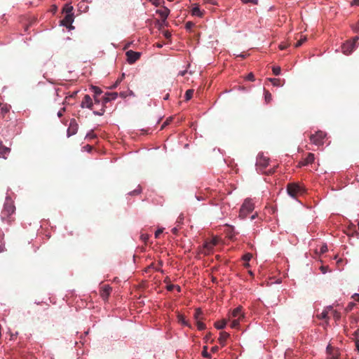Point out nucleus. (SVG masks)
<instances>
[{"label": "nucleus", "instance_id": "nucleus-62", "mask_svg": "<svg viewBox=\"0 0 359 359\" xmlns=\"http://www.w3.org/2000/svg\"><path fill=\"white\" fill-rule=\"evenodd\" d=\"M163 232V229L158 228V235Z\"/></svg>", "mask_w": 359, "mask_h": 359}, {"label": "nucleus", "instance_id": "nucleus-43", "mask_svg": "<svg viewBox=\"0 0 359 359\" xmlns=\"http://www.w3.org/2000/svg\"><path fill=\"white\" fill-rule=\"evenodd\" d=\"M86 137H87V138H90V139L95 138V137H96V135H95V134L93 133V132L91 130L90 132H89V133L87 134Z\"/></svg>", "mask_w": 359, "mask_h": 359}, {"label": "nucleus", "instance_id": "nucleus-20", "mask_svg": "<svg viewBox=\"0 0 359 359\" xmlns=\"http://www.w3.org/2000/svg\"><path fill=\"white\" fill-rule=\"evenodd\" d=\"M73 9V6L70 4H67L64 6L62 8V12L65 13L66 15H74V13H72Z\"/></svg>", "mask_w": 359, "mask_h": 359}, {"label": "nucleus", "instance_id": "nucleus-19", "mask_svg": "<svg viewBox=\"0 0 359 359\" xmlns=\"http://www.w3.org/2000/svg\"><path fill=\"white\" fill-rule=\"evenodd\" d=\"M330 313V311L329 310V307L326 308L325 310L323 311V312L320 314L317 315V317L319 319H324L326 320V323L328 324L327 320L330 318L329 313Z\"/></svg>", "mask_w": 359, "mask_h": 359}, {"label": "nucleus", "instance_id": "nucleus-40", "mask_svg": "<svg viewBox=\"0 0 359 359\" xmlns=\"http://www.w3.org/2000/svg\"><path fill=\"white\" fill-rule=\"evenodd\" d=\"M241 1L243 4L251 3V4H254V5H257L258 4V0H241Z\"/></svg>", "mask_w": 359, "mask_h": 359}, {"label": "nucleus", "instance_id": "nucleus-7", "mask_svg": "<svg viewBox=\"0 0 359 359\" xmlns=\"http://www.w3.org/2000/svg\"><path fill=\"white\" fill-rule=\"evenodd\" d=\"M326 134L323 131H318L310 136V140L316 145L320 146L324 144Z\"/></svg>", "mask_w": 359, "mask_h": 359}, {"label": "nucleus", "instance_id": "nucleus-32", "mask_svg": "<svg viewBox=\"0 0 359 359\" xmlns=\"http://www.w3.org/2000/svg\"><path fill=\"white\" fill-rule=\"evenodd\" d=\"M215 245L216 242L207 243L205 244L204 248H205L209 251L211 250Z\"/></svg>", "mask_w": 359, "mask_h": 359}, {"label": "nucleus", "instance_id": "nucleus-3", "mask_svg": "<svg viewBox=\"0 0 359 359\" xmlns=\"http://www.w3.org/2000/svg\"><path fill=\"white\" fill-rule=\"evenodd\" d=\"M244 318L242 312V307L239 306L236 308L229 317V320L231 322V327L237 329L239 327L240 321Z\"/></svg>", "mask_w": 359, "mask_h": 359}, {"label": "nucleus", "instance_id": "nucleus-42", "mask_svg": "<svg viewBox=\"0 0 359 359\" xmlns=\"http://www.w3.org/2000/svg\"><path fill=\"white\" fill-rule=\"evenodd\" d=\"M246 79L248 81H255V76L253 73L250 72L246 76Z\"/></svg>", "mask_w": 359, "mask_h": 359}, {"label": "nucleus", "instance_id": "nucleus-58", "mask_svg": "<svg viewBox=\"0 0 359 359\" xmlns=\"http://www.w3.org/2000/svg\"><path fill=\"white\" fill-rule=\"evenodd\" d=\"M358 330H355V331L354 332V333H353V335H354L355 337H357V336H358Z\"/></svg>", "mask_w": 359, "mask_h": 359}, {"label": "nucleus", "instance_id": "nucleus-13", "mask_svg": "<svg viewBox=\"0 0 359 359\" xmlns=\"http://www.w3.org/2000/svg\"><path fill=\"white\" fill-rule=\"evenodd\" d=\"M111 290L112 288L109 285H105L100 288V294L104 300H107L110 295Z\"/></svg>", "mask_w": 359, "mask_h": 359}, {"label": "nucleus", "instance_id": "nucleus-17", "mask_svg": "<svg viewBox=\"0 0 359 359\" xmlns=\"http://www.w3.org/2000/svg\"><path fill=\"white\" fill-rule=\"evenodd\" d=\"M230 337V334L226 332H221L219 334V337L218 339L219 343L222 346H224L226 345V341L228 339V338Z\"/></svg>", "mask_w": 359, "mask_h": 359}, {"label": "nucleus", "instance_id": "nucleus-29", "mask_svg": "<svg viewBox=\"0 0 359 359\" xmlns=\"http://www.w3.org/2000/svg\"><path fill=\"white\" fill-rule=\"evenodd\" d=\"M193 94H194V90H191V89L187 90L185 93V100H189L192 97Z\"/></svg>", "mask_w": 359, "mask_h": 359}, {"label": "nucleus", "instance_id": "nucleus-10", "mask_svg": "<svg viewBox=\"0 0 359 359\" xmlns=\"http://www.w3.org/2000/svg\"><path fill=\"white\" fill-rule=\"evenodd\" d=\"M126 55L127 57V61L130 64H133V63L135 62L137 60H139L141 54L139 52H135V51L130 50H128L126 53Z\"/></svg>", "mask_w": 359, "mask_h": 359}, {"label": "nucleus", "instance_id": "nucleus-27", "mask_svg": "<svg viewBox=\"0 0 359 359\" xmlns=\"http://www.w3.org/2000/svg\"><path fill=\"white\" fill-rule=\"evenodd\" d=\"M8 109L6 106L3 105L0 103V115L4 117L6 113H8Z\"/></svg>", "mask_w": 359, "mask_h": 359}, {"label": "nucleus", "instance_id": "nucleus-11", "mask_svg": "<svg viewBox=\"0 0 359 359\" xmlns=\"http://www.w3.org/2000/svg\"><path fill=\"white\" fill-rule=\"evenodd\" d=\"M74 22V15H66L62 20H61L62 25L69 28V29H74L72 25Z\"/></svg>", "mask_w": 359, "mask_h": 359}, {"label": "nucleus", "instance_id": "nucleus-30", "mask_svg": "<svg viewBox=\"0 0 359 359\" xmlns=\"http://www.w3.org/2000/svg\"><path fill=\"white\" fill-rule=\"evenodd\" d=\"M141 191H142L141 187L140 185H138L137 189H134L132 191H130L128 193V194L133 195V196L138 195L141 193Z\"/></svg>", "mask_w": 359, "mask_h": 359}, {"label": "nucleus", "instance_id": "nucleus-44", "mask_svg": "<svg viewBox=\"0 0 359 359\" xmlns=\"http://www.w3.org/2000/svg\"><path fill=\"white\" fill-rule=\"evenodd\" d=\"M194 26V24L191 22H187L186 23V28L188 29H191L192 28V27Z\"/></svg>", "mask_w": 359, "mask_h": 359}, {"label": "nucleus", "instance_id": "nucleus-57", "mask_svg": "<svg viewBox=\"0 0 359 359\" xmlns=\"http://www.w3.org/2000/svg\"><path fill=\"white\" fill-rule=\"evenodd\" d=\"M206 2H210L212 4H215V1L213 0H205Z\"/></svg>", "mask_w": 359, "mask_h": 359}, {"label": "nucleus", "instance_id": "nucleus-46", "mask_svg": "<svg viewBox=\"0 0 359 359\" xmlns=\"http://www.w3.org/2000/svg\"><path fill=\"white\" fill-rule=\"evenodd\" d=\"M76 94H77V91H74V92H73V93H72V95H69V97H67V96L66 97V100H67V99H69L70 97H72V98H73V97H75L76 96Z\"/></svg>", "mask_w": 359, "mask_h": 359}, {"label": "nucleus", "instance_id": "nucleus-5", "mask_svg": "<svg viewBox=\"0 0 359 359\" xmlns=\"http://www.w3.org/2000/svg\"><path fill=\"white\" fill-rule=\"evenodd\" d=\"M304 188L297 183H290L287 185V194L292 198H296L298 195L304 192Z\"/></svg>", "mask_w": 359, "mask_h": 359}, {"label": "nucleus", "instance_id": "nucleus-8", "mask_svg": "<svg viewBox=\"0 0 359 359\" xmlns=\"http://www.w3.org/2000/svg\"><path fill=\"white\" fill-rule=\"evenodd\" d=\"M160 287L165 288L168 291H172L175 288H176L178 292H180L181 290L180 286L172 284L170 279L168 276L164 278L163 282L158 281V288Z\"/></svg>", "mask_w": 359, "mask_h": 359}, {"label": "nucleus", "instance_id": "nucleus-35", "mask_svg": "<svg viewBox=\"0 0 359 359\" xmlns=\"http://www.w3.org/2000/svg\"><path fill=\"white\" fill-rule=\"evenodd\" d=\"M196 325L199 330H203L205 329V325L203 323L201 322L200 320L197 321Z\"/></svg>", "mask_w": 359, "mask_h": 359}, {"label": "nucleus", "instance_id": "nucleus-31", "mask_svg": "<svg viewBox=\"0 0 359 359\" xmlns=\"http://www.w3.org/2000/svg\"><path fill=\"white\" fill-rule=\"evenodd\" d=\"M202 355L205 358H210V354L208 352V346H205L203 348Z\"/></svg>", "mask_w": 359, "mask_h": 359}, {"label": "nucleus", "instance_id": "nucleus-23", "mask_svg": "<svg viewBox=\"0 0 359 359\" xmlns=\"http://www.w3.org/2000/svg\"><path fill=\"white\" fill-rule=\"evenodd\" d=\"M329 310L330 311V314L334 318L335 320H338L341 318V314L336 310H333L332 306L329 307Z\"/></svg>", "mask_w": 359, "mask_h": 359}, {"label": "nucleus", "instance_id": "nucleus-52", "mask_svg": "<svg viewBox=\"0 0 359 359\" xmlns=\"http://www.w3.org/2000/svg\"><path fill=\"white\" fill-rule=\"evenodd\" d=\"M120 82H121V80L118 79L116 81V83L113 86V88H116Z\"/></svg>", "mask_w": 359, "mask_h": 359}, {"label": "nucleus", "instance_id": "nucleus-18", "mask_svg": "<svg viewBox=\"0 0 359 359\" xmlns=\"http://www.w3.org/2000/svg\"><path fill=\"white\" fill-rule=\"evenodd\" d=\"M117 96V93H107L104 95V97H103V102L104 103H107L109 101L116 99Z\"/></svg>", "mask_w": 359, "mask_h": 359}, {"label": "nucleus", "instance_id": "nucleus-33", "mask_svg": "<svg viewBox=\"0 0 359 359\" xmlns=\"http://www.w3.org/2000/svg\"><path fill=\"white\" fill-rule=\"evenodd\" d=\"M92 89L95 94L94 96H98L99 95H100L102 93L101 89L98 87L93 86Z\"/></svg>", "mask_w": 359, "mask_h": 359}, {"label": "nucleus", "instance_id": "nucleus-56", "mask_svg": "<svg viewBox=\"0 0 359 359\" xmlns=\"http://www.w3.org/2000/svg\"><path fill=\"white\" fill-rule=\"evenodd\" d=\"M327 250V246H325V247L322 248V252H326Z\"/></svg>", "mask_w": 359, "mask_h": 359}, {"label": "nucleus", "instance_id": "nucleus-63", "mask_svg": "<svg viewBox=\"0 0 359 359\" xmlns=\"http://www.w3.org/2000/svg\"><path fill=\"white\" fill-rule=\"evenodd\" d=\"M152 1H153V4L155 6H157V2H156L157 0H152Z\"/></svg>", "mask_w": 359, "mask_h": 359}, {"label": "nucleus", "instance_id": "nucleus-9", "mask_svg": "<svg viewBox=\"0 0 359 359\" xmlns=\"http://www.w3.org/2000/svg\"><path fill=\"white\" fill-rule=\"evenodd\" d=\"M269 162V157L265 156L263 154H259L256 162L257 168L260 171H262L268 166Z\"/></svg>", "mask_w": 359, "mask_h": 359}, {"label": "nucleus", "instance_id": "nucleus-24", "mask_svg": "<svg viewBox=\"0 0 359 359\" xmlns=\"http://www.w3.org/2000/svg\"><path fill=\"white\" fill-rule=\"evenodd\" d=\"M269 81L272 83L274 86H283L282 81L279 79L270 78Z\"/></svg>", "mask_w": 359, "mask_h": 359}, {"label": "nucleus", "instance_id": "nucleus-2", "mask_svg": "<svg viewBox=\"0 0 359 359\" xmlns=\"http://www.w3.org/2000/svg\"><path fill=\"white\" fill-rule=\"evenodd\" d=\"M15 211V207L13 205V201L9 198H6L4 205V208L1 211V220L8 223V224H11L15 219V218L13 217Z\"/></svg>", "mask_w": 359, "mask_h": 359}, {"label": "nucleus", "instance_id": "nucleus-6", "mask_svg": "<svg viewBox=\"0 0 359 359\" xmlns=\"http://www.w3.org/2000/svg\"><path fill=\"white\" fill-rule=\"evenodd\" d=\"M359 39L358 36H355L352 41H347L341 46V50L343 53L346 55L351 54L355 48V43Z\"/></svg>", "mask_w": 359, "mask_h": 359}, {"label": "nucleus", "instance_id": "nucleus-49", "mask_svg": "<svg viewBox=\"0 0 359 359\" xmlns=\"http://www.w3.org/2000/svg\"><path fill=\"white\" fill-rule=\"evenodd\" d=\"M218 349H219L218 346H215L212 347L211 351L212 353H215L218 351Z\"/></svg>", "mask_w": 359, "mask_h": 359}, {"label": "nucleus", "instance_id": "nucleus-39", "mask_svg": "<svg viewBox=\"0 0 359 359\" xmlns=\"http://www.w3.org/2000/svg\"><path fill=\"white\" fill-rule=\"evenodd\" d=\"M252 254L250 253H247L245 255H243V259L245 262H248L251 258H252Z\"/></svg>", "mask_w": 359, "mask_h": 359}, {"label": "nucleus", "instance_id": "nucleus-26", "mask_svg": "<svg viewBox=\"0 0 359 359\" xmlns=\"http://www.w3.org/2000/svg\"><path fill=\"white\" fill-rule=\"evenodd\" d=\"M306 41V36L300 35L299 39H298L297 42L295 43L294 47L299 48L301 46L305 41Z\"/></svg>", "mask_w": 359, "mask_h": 359}, {"label": "nucleus", "instance_id": "nucleus-38", "mask_svg": "<svg viewBox=\"0 0 359 359\" xmlns=\"http://www.w3.org/2000/svg\"><path fill=\"white\" fill-rule=\"evenodd\" d=\"M272 96L271 94L268 91L265 90V100L269 102L271 100Z\"/></svg>", "mask_w": 359, "mask_h": 359}, {"label": "nucleus", "instance_id": "nucleus-22", "mask_svg": "<svg viewBox=\"0 0 359 359\" xmlns=\"http://www.w3.org/2000/svg\"><path fill=\"white\" fill-rule=\"evenodd\" d=\"M227 323L226 320L223 319L220 321H217L215 323V327L218 330L224 329Z\"/></svg>", "mask_w": 359, "mask_h": 359}, {"label": "nucleus", "instance_id": "nucleus-34", "mask_svg": "<svg viewBox=\"0 0 359 359\" xmlns=\"http://www.w3.org/2000/svg\"><path fill=\"white\" fill-rule=\"evenodd\" d=\"M192 14L198 16H201L202 15L198 7H195L192 9Z\"/></svg>", "mask_w": 359, "mask_h": 359}, {"label": "nucleus", "instance_id": "nucleus-4", "mask_svg": "<svg viewBox=\"0 0 359 359\" xmlns=\"http://www.w3.org/2000/svg\"><path fill=\"white\" fill-rule=\"evenodd\" d=\"M253 210L254 204L252 201L250 199H245L240 209L239 217L241 219H245Z\"/></svg>", "mask_w": 359, "mask_h": 359}, {"label": "nucleus", "instance_id": "nucleus-64", "mask_svg": "<svg viewBox=\"0 0 359 359\" xmlns=\"http://www.w3.org/2000/svg\"><path fill=\"white\" fill-rule=\"evenodd\" d=\"M244 265H245V267H248L249 266L248 262H245Z\"/></svg>", "mask_w": 359, "mask_h": 359}, {"label": "nucleus", "instance_id": "nucleus-37", "mask_svg": "<svg viewBox=\"0 0 359 359\" xmlns=\"http://www.w3.org/2000/svg\"><path fill=\"white\" fill-rule=\"evenodd\" d=\"M140 239L147 244V241L149 240V235L147 233H142L140 236Z\"/></svg>", "mask_w": 359, "mask_h": 359}, {"label": "nucleus", "instance_id": "nucleus-14", "mask_svg": "<svg viewBox=\"0 0 359 359\" xmlns=\"http://www.w3.org/2000/svg\"><path fill=\"white\" fill-rule=\"evenodd\" d=\"M79 128V126L75 119H72L70 121L69 126L67 129V135L68 136H71L75 135L77 133Z\"/></svg>", "mask_w": 359, "mask_h": 359}, {"label": "nucleus", "instance_id": "nucleus-36", "mask_svg": "<svg viewBox=\"0 0 359 359\" xmlns=\"http://www.w3.org/2000/svg\"><path fill=\"white\" fill-rule=\"evenodd\" d=\"M272 71H273V74L277 76V75H279L280 74L281 69H280V67H273L272 68Z\"/></svg>", "mask_w": 359, "mask_h": 359}, {"label": "nucleus", "instance_id": "nucleus-21", "mask_svg": "<svg viewBox=\"0 0 359 359\" xmlns=\"http://www.w3.org/2000/svg\"><path fill=\"white\" fill-rule=\"evenodd\" d=\"M9 152L10 149L2 145L1 148H0V158L6 159L7 158L6 156L8 154Z\"/></svg>", "mask_w": 359, "mask_h": 359}, {"label": "nucleus", "instance_id": "nucleus-41", "mask_svg": "<svg viewBox=\"0 0 359 359\" xmlns=\"http://www.w3.org/2000/svg\"><path fill=\"white\" fill-rule=\"evenodd\" d=\"M202 314V311L200 309H197L194 313V318L196 319H198L200 318V316Z\"/></svg>", "mask_w": 359, "mask_h": 359}, {"label": "nucleus", "instance_id": "nucleus-60", "mask_svg": "<svg viewBox=\"0 0 359 359\" xmlns=\"http://www.w3.org/2000/svg\"><path fill=\"white\" fill-rule=\"evenodd\" d=\"M155 238H157V229H156L154 232Z\"/></svg>", "mask_w": 359, "mask_h": 359}, {"label": "nucleus", "instance_id": "nucleus-15", "mask_svg": "<svg viewBox=\"0 0 359 359\" xmlns=\"http://www.w3.org/2000/svg\"><path fill=\"white\" fill-rule=\"evenodd\" d=\"M93 101L90 95H86L81 102V107L82 108H88L90 109L93 107Z\"/></svg>", "mask_w": 359, "mask_h": 359}, {"label": "nucleus", "instance_id": "nucleus-47", "mask_svg": "<svg viewBox=\"0 0 359 359\" xmlns=\"http://www.w3.org/2000/svg\"><path fill=\"white\" fill-rule=\"evenodd\" d=\"M104 110L102 109L101 111H93L94 114L101 116L104 114Z\"/></svg>", "mask_w": 359, "mask_h": 359}, {"label": "nucleus", "instance_id": "nucleus-25", "mask_svg": "<svg viewBox=\"0 0 359 359\" xmlns=\"http://www.w3.org/2000/svg\"><path fill=\"white\" fill-rule=\"evenodd\" d=\"M178 321L182 325L190 327V324L188 323V321L186 320L185 317L183 315H178L177 316Z\"/></svg>", "mask_w": 359, "mask_h": 359}, {"label": "nucleus", "instance_id": "nucleus-48", "mask_svg": "<svg viewBox=\"0 0 359 359\" xmlns=\"http://www.w3.org/2000/svg\"><path fill=\"white\" fill-rule=\"evenodd\" d=\"M287 46L286 44H283V43H281V44L279 45V48H280V50L286 49Z\"/></svg>", "mask_w": 359, "mask_h": 359}, {"label": "nucleus", "instance_id": "nucleus-51", "mask_svg": "<svg viewBox=\"0 0 359 359\" xmlns=\"http://www.w3.org/2000/svg\"><path fill=\"white\" fill-rule=\"evenodd\" d=\"M327 266H321L320 269L323 273H325L327 272Z\"/></svg>", "mask_w": 359, "mask_h": 359}, {"label": "nucleus", "instance_id": "nucleus-50", "mask_svg": "<svg viewBox=\"0 0 359 359\" xmlns=\"http://www.w3.org/2000/svg\"><path fill=\"white\" fill-rule=\"evenodd\" d=\"M57 6H55V5H54V6H52V8H51V11H52L53 13H55L57 11Z\"/></svg>", "mask_w": 359, "mask_h": 359}, {"label": "nucleus", "instance_id": "nucleus-12", "mask_svg": "<svg viewBox=\"0 0 359 359\" xmlns=\"http://www.w3.org/2000/svg\"><path fill=\"white\" fill-rule=\"evenodd\" d=\"M327 352L328 354L327 359H339V351L333 348L331 345L327 346Z\"/></svg>", "mask_w": 359, "mask_h": 359}, {"label": "nucleus", "instance_id": "nucleus-55", "mask_svg": "<svg viewBox=\"0 0 359 359\" xmlns=\"http://www.w3.org/2000/svg\"><path fill=\"white\" fill-rule=\"evenodd\" d=\"M353 4L355 5H359V0H353Z\"/></svg>", "mask_w": 359, "mask_h": 359}, {"label": "nucleus", "instance_id": "nucleus-1", "mask_svg": "<svg viewBox=\"0 0 359 359\" xmlns=\"http://www.w3.org/2000/svg\"><path fill=\"white\" fill-rule=\"evenodd\" d=\"M170 13V10L165 7L161 6L158 8V15H160L161 20L158 19V36L160 34H163V36L168 41H170L171 37V34L168 30H165L163 29L164 27L168 26V22L166 21V18H168Z\"/></svg>", "mask_w": 359, "mask_h": 359}, {"label": "nucleus", "instance_id": "nucleus-45", "mask_svg": "<svg viewBox=\"0 0 359 359\" xmlns=\"http://www.w3.org/2000/svg\"><path fill=\"white\" fill-rule=\"evenodd\" d=\"M65 111V108H62L58 112H57V116L58 117H62V115H63V112Z\"/></svg>", "mask_w": 359, "mask_h": 359}, {"label": "nucleus", "instance_id": "nucleus-28", "mask_svg": "<svg viewBox=\"0 0 359 359\" xmlns=\"http://www.w3.org/2000/svg\"><path fill=\"white\" fill-rule=\"evenodd\" d=\"M172 119L173 118L172 116L167 118L166 120L161 125V130L165 129L166 126H168L172 121Z\"/></svg>", "mask_w": 359, "mask_h": 359}, {"label": "nucleus", "instance_id": "nucleus-61", "mask_svg": "<svg viewBox=\"0 0 359 359\" xmlns=\"http://www.w3.org/2000/svg\"><path fill=\"white\" fill-rule=\"evenodd\" d=\"M356 346H357L358 351H359V343H358V341L356 342Z\"/></svg>", "mask_w": 359, "mask_h": 359}, {"label": "nucleus", "instance_id": "nucleus-54", "mask_svg": "<svg viewBox=\"0 0 359 359\" xmlns=\"http://www.w3.org/2000/svg\"><path fill=\"white\" fill-rule=\"evenodd\" d=\"M237 57H241L242 58H245L246 55L245 54H240V55H237Z\"/></svg>", "mask_w": 359, "mask_h": 359}, {"label": "nucleus", "instance_id": "nucleus-59", "mask_svg": "<svg viewBox=\"0 0 359 359\" xmlns=\"http://www.w3.org/2000/svg\"><path fill=\"white\" fill-rule=\"evenodd\" d=\"M168 97H169V94H168V93H167V94L165 95V97H163V99H164V100H168Z\"/></svg>", "mask_w": 359, "mask_h": 359}, {"label": "nucleus", "instance_id": "nucleus-53", "mask_svg": "<svg viewBox=\"0 0 359 359\" xmlns=\"http://www.w3.org/2000/svg\"><path fill=\"white\" fill-rule=\"evenodd\" d=\"M94 100L95 103H99L100 100L97 98V96H94Z\"/></svg>", "mask_w": 359, "mask_h": 359}, {"label": "nucleus", "instance_id": "nucleus-16", "mask_svg": "<svg viewBox=\"0 0 359 359\" xmlns=\"http://www.w3.org/2000/svg\"><path fill=\"white\" fill-rule=\"evenodd\" d=\"M315 160L314 154L312 153H309L306 158H305L302 161L299 162V166H304L308 164L313 163Z\"/></svg>", "mask_w": 359, "mask_h": 359}]
</instances>
